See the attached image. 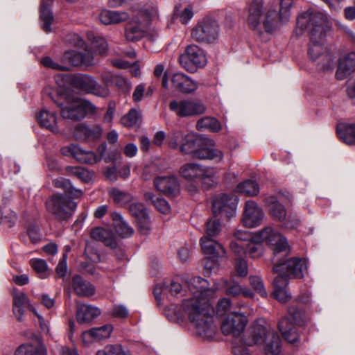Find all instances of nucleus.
<instances>
[{
	"instance_id": "nucleus-34",
	"label": "nucleus",
	"mask_w": 355,
	"mask_h": 355,
	"mask_svg": "<svg viewBox=\"0 0 355 355\" xmlns=\"http://www.w3.org/2000/svg\"><path fill=\"white\" fill-rule=\"evenodd\" d=\"M40 18L41 20V27L42 30L46 33H50L54 17L50 8V5L48 4L45 0L41 1Z\"/></svg>"
},
{
	"instance_id": "nucleus-24",
	"label": "nucleus",
	"mask_w": 355,
	"mask_h": 355,
	"mask_svg": "<svg viewBox=\"0 0 355 355\" xmlns=\"http://www.w3.org/2000/svg\"><path fill=\"white\" fill-rule=\"evenodd\" d=\"M355 71V52H351L340 58L336 77L338 80H344Z\"/></svg>"
},
{
	"instance_id": "nucleus-32",
	"label": "nucleus",
	"mask_w": 355,
	"mask_h": 355,
	"mask_svg": "<svg viewBox=\"0 0 355 355\" xmlns=\"http://www.w3.org/2000/svg\"><path fill=\"white\" fill-rule=\"evenodd\" d=\"M278 328L284 339L291 343H295L299 334L295 327L287 318H282L278 323Z\"/></svg>"
},
{
	"instance_id": "nucleus-13",
	"label": "nucleus",
	"mask_w": 355,
	"mask_h": 355,
	"mask_svg": "<svg viewBox=\"0 0 355 355\" xmlns=\"http://www.w3.org/2000/svg\"><path fill=\"white\" fill-rule=\"evenodd\" d=\"M170 110L181 118L201 115L206 111L204 104L189 99H176L168 104Z\"/></svg>"
},
{
	"instance_id": "nucleus-57",
	"label": "nucleus",
	"mask_w": 355,
	"mask_h": 355,
	"mask_svg": "<svg viewBox=\"0 0 355 355\" xmlns=\"http://www.w3.org/2000/svg\"><path fill=\"white\" fill-rule=\"evenodd\" d=\"M184 135L180 130H175L172 132L168 140V146L173 149L180 148V143L182 144Z\"/></svg>"
},
{
	"instance_id": "nucleus-26",
	"label": "nucleus",
	"mask_w": 355,
	"mask_h": 355,
	"mask_svg": "<svg viewBox=\"0 0 355 355\" xmlns=\"http://www.w3.org/2000/svg\"><path fill=\"white\" fill-rule=\"evenodd\" d=\"M110 218L116 233L120 237L125 239L133 235L134 229L128 224L121 214L113 212L110 214Z\"/></svg>"
},
{
	"instance_id": "nucleus-4",
	"label": "nucleus",
	"mask_w": 355,
	"mask_h": 355,
	"mask_svg": "<svg viewBox=\"0 0 355 355\" xmlns=\"http://www.w3.org/2000/svg\"><path fill=\"white\" fill-rule=\"evenodd\" d=\"M213 141L209 139L206 142L205 138L192 135H185L180 146V150L184 155H191L193 158L200 159H210L218 163L223 159V153L218 148L205 146V144H213Z\"/></svg>"
},
{
	"instance_id": "nucleus-42",
	"label": "nucleus",
	"mask_w": 355,
	"mask_h": 355,
	"mask_svg": "<svg viewBox=\"0 0 355 355\" xmlns=\"http://www.w3.org/2000/svg\"><path fill=\"white\" fill-rule=\"evenodd\" d=\"M53 185L56 188L62 189L64 190L65 193H68L73 198H79L83 194V191L81 190L74 188L71 185L69 180L64 178L55 179L53 180Z\"/></svg>"
},
{
	"instance_id": "nucleus-22",
	"label": "nucleus",
	"mask_w": 355,
	"mask_h": 355,
	"mask_svg": "<svg viewBox=\"0 0 355 355\" xmlns=\"http://www.w3.org/2000/svg\"><path fill=\"white\" fill-rule=\"evenodd\" d=\"M12 294L13 298V313L19 322H22L25 307H28L31 311V307L33 306L31 304L27 295L24 292H21L17 288H13Z\"/></svg>"
},
{
	"instance_id": "nucleus-44",
	"label": "nucleus",
	"mask_w": 355,
	"mask_h": 355,
	"mask_svg": "<svg viewBox=\"0 0 355 355\" xmlns=\"http://www.w3.org/2000/svg\"><path fill=\"white\" fill-rule=\"evenodd\" d=\"M236 191L248 196H256L259 192L258 183L252 180H248L238 184Z\"/></svg>"
},
{
	"instance_id": "nucleus-20",
	"label": "nucleus",
	"mask_w": 355,
	"mask_h": 355,
	"mask_svg": "<svg viewBox=\"0 0 355 355\" xmlns=\"http://www.w3.org/2000/svg\"><path fill=\"white\" fill-rule=\"evenodd\" d=\"M102 133L100 125H88L82 123L76 125L73 135L77 140H96L101 137Z\"/></svg>"
},
{
	"instance_id": "nucleus-30",
	"label": "nucleus",
	"mask_w": 355,
	"mask_h": 355,
	"mask_svg": "<svg viewBox=\"0 0 355 355\" xmlns=\"http://www.w3.org/2000/svg\"><path fill=\"white\" fill-rule=\"evenodd\" d=\"M129 19V15L126 12L103 10L99 15L101 22L105 25L119 24Z\"/></svg>"
},
{
	"instance_id": "nucleus-53",
	"label": "nucleus",
	"mask_w": 355,
	"mask_h": 355,
	"mask_svg": "<svg viewBox=\"0 0 355 355\" xmlns=\"http://www.w3.org/2000/svg\"><path fill=\"white\" fill-rule=\"evenodd\" d=\"M220 231V223L218 219L211 218L207 222V236L209 238L216 236Z\"/></svg>"
},
{
	"instance_id": "nucleus-21",
	"label": "nucleus",
	"mask_w": 355,
	"mask_h": 355,
	"mask_svg": "<svg viewBox=\"0 0 355 355\" xmlns=\"http://www.w3.org/2000/svg\"><path fill=\"white\" fill-rule=\"evenodd\" d=\"M63 60L73 66H92L95 64L93 53L90 51L82 53L77 51H67L63 55Z\"/></svg>"
},
{
	"instance_id": "nucleus-63",
	"label": "nucleus",
	"mask_w": 355,
	"mask_h": 355,
	"mask_svg": "<svg viewBox=\"0 0 355 355\" xmlns=\"http://www.w3.org/2000/svg\"><path fill=\"white\" fill-rule=\"evenodd\" d=\"M41 63L44 67L55 70L66 71L69 69L68 67L55 62L49 56L43 58L41 60Z\"/></svg>"
},
{
	"instance_id": "nucleus-3",
	"label": "nucleus",
	"mask_w": 355,
	"mask_h": 355,
	"mask_svg": "<svg viewBox=\"0 0 355 355\" xmlns=\"http://www.w3.org/2000/svg\"><path fill=\"white\" fill-rule=\"evenodd\" d=\"M243 340L248 346H262L266 355H279L282 350L279 334L259 324L251 325L244 334Z\"/></svg>"
},
{
	"instance_id": "nucleus-38",
	"label": "nucleus",
	"mask_w": 355,
	"mask_h": 355,
	"mask_svg": "<svg viewBox=\"0 0 355 355\" xmlns=\"http://www.w3.org/2000/svg\"><path fill=\"white\" fill-rule=\"evenodd\" d=\"M200 172V165L191 162L183 164L179 170L180 175L187 180H198Z\"/></svg>"
},
{
	"instance_id": "nucleus-37",
	"label": "nucleus",
	"mask_w": 355,
	"mask_h": 355,
	"mask_svg": "<svg viewBox=\"0 0 355 355\" xmlns=\"http://www.w3.org/2000/svg\"><path fill=\"white\" fill-rule=\"evenodd\" d=\"M144 198L147 202H150L155 208L162 214H167L171 211L169 203L162 197H155L150 191L144 193Z\"/></svg>"
},
{
	"instance_id": "nucleus-19",
	"label": "nucleus",
	"mask_w": 355,
	"mask_h": 355,
	"mask_svg": "<svg viewBox=\"0 0 355 355\" xmlns=\"http://www.w3.org/2000/svg\"><path fill=\"white\" fill-rule=\"evenodd\" d=\"M264 217V213L253 200L245 202L243 222L245 226L254 227L260 225Z\"/></svg>"
},
{
	"instance_id": "nucleus-8",
	"label": "nucleus",
	"mask_w": 355,
	"mask_h": 355,
	"mask_svg": "<svg viewBox=\"0 0 355 355\" xmlns=\"http://www.w3.org/2000/svg\"><path fill=\"white\" fill-rule=\"evenodd\" d=\"M50 98L61 109L60 115L65 119L80 121L85 117L88 111L94 108L92 104L80 98L67 101L62 96H57L55 98L51 96Z\"/></svg>"
},
{
	"instance_id": "nucleus-28",
	"label": "nucleus",
	"mask_w": 355,
	"mask_h": 355,
	"mask_svg": "<svg viewBox=\"0 0 355 355\" xmlns=\"http://www.w3.org/2000/svg\"><path fill=\"white\" fill-rule=\"evenodd\" d=\"M101 314L98 308L90 304H79L76 311V318L78 322H90Z\"/></svg>"
},
{
	"instance_id": "nucleus-29",
	"label": "nucleus",
	"mask_w": 355,
	"mask_h": 355,
	"mask_svg": "<svg viewBox=\"0 0 355 355\" xmlns=\"http://www.w3.org/2000/svg\"><path fill=\"white\" fill-rule=\"evenodd\" d=\"M91 236L94 240L104 243L107 246L115 248L117 242L113 233L107 229L101 227L94 228L91 232Z\"/></svg>"
},
{
	"instance_id": "nucleus-10",
	"label": "nucleus",
	"mask_w": 355,
	"mask_h": 355,
	"mask_svg": "<svg viewBox=\"0 0 355 355\" xmlns=\"http://www.w3.org/2000/svg\"><path fill=\"white\" fill-rule=\"evenodd\" d=\"M220 31V25L217 21L203 19L193 27L191 35L198 42L214 44L218 40Z\"/></svg>"
},
{
	"instance_id": "nucleus-64",
	"label": "nucleus",
	"mask_w": 355,
	"mask_h": 355,
	"mask_svg": "<svg viewBox=\"0 0 355 355\" xmlns=\"http://www.w3.org/2000/svg\"><path fill=\"white\" fill-rule=\"evenodd\" d=\"M235 268L237 274L241 277H245L248 275V264L245 259L238 258L235 260Z\"/></svg>"
},
{
	"instance_id": "nucleus-6",
	"label": "nucleus",
	"mask_w": 355,
	"mask_h": 355,
	"mask_svg": "<svg viewBox=\"0 0 355 355\" xmlns=\"http://www.w3.org/2000/svg\"><path fill=\"white\" fill-rule=\"evenodd\" d=\"M282 239L286 243V249L275 253L272 259L273 263V271L279 275H286L288 278L292 275L295 278H302L307 270V263L304 259L299 257H293L288 260L285 257L289 252V246L286 239L282 236Z\"/></svg>"
},
{
	"instance_id": "nucleus-23",
	"label": "nucleus",
	"mask_w": 355,
	"mask_h": 355,
	"mask_svg": "<svg viewBox=\"0 0 355 355\" xmlns=\"http://www.w3.org/2000/svg\"><path fill=\"white\" fill-rule=\"evenodd\" d=\"M155 188L160 192L168 196H175L178 191L179 184L174 176H161L154 180Z\"/></svg>"
},
{
	"instance_id": "nucleus-52",
	"label": "nucleus",
	"mask_w": 355,
	"mask_h": 355,
	"mask_svg": "<svg viewBox=\"0 0 355 355\" xmlns=\"http://www.w3.org/2000/svg\"><path fill=\"white\" fill-rule=\"evenodd\" d=\"M293 2V0H281L279 13L278 15L280 21L286 22L288 19Z\"/></svg>"
},
{
	"instance_id": "nucleus-60",
	"label": "nucleus",
	"mask_w": 355,
	"mask_h": 355,
	"mask_svg": "<svg viewBox=\"0 0 355 355\" xmlns=\"http://www.w3.org/2000/svg\"><path fill=\"white\" fill-rule=\"evenodd\" d=\"M69 171L75 176L85 182L89 181L92 178L89 171L83 167H70Z\"/></svg>"
},
{
	"instance_id": "nucleus-18",
	"label": "nucleus",
	"mask_w": 355,
	"mask_h": 355,
	"mask_svg": "<svg viewBox=\"0 0 355 355\" xmlns=\"http://www.w3.org/2000/svg\"><path fill=\"white\" fill-rule=\"evenodd\" d=\"M172 87L178 92L189 94L197 90L199 86L198 82L193 80L189 76L182 72L173 73L171 77Z\"/></svg>"
},
{
	"instance_id": "nucleus-14",
	"label": "nucleus",
	"mask_w": 355,
	"mask_h": 355,
	"mask_svg": "<svg viewBox=\"0 0 355 355\" xmlns=\"http://www.w3.org/2000/svg\"><path fill=\"white\" fill-rule=\"evenodd\" d=\"M247 324L248 318L245 313L232 311L223 321L221 331L225 336L239 338L243 333Z\"/></svg>"
},
{
	"instance_id": "nucleus-45",
	"label": "nucleus",
	"mask_w": 355,
	"mask_h": 355,
	"mask_svg": "<svg viewBox=\"0 0 355 355\" xmlns=\"http://www.w3.org/2000/svg\"><path fill=\"white\" fill-rule=\"evenodd\" d=\"M139 20L135 21V24H130L125 28V36L127 40L135 42L139 40L142 37V31L139 25Z\"/></svg>"
},
{
	"instance_id": "nucleus-33",
	"label": "nucleus",
	"mask_w": 355,
	"mask_h": 355,
	"mask_svg": "<svg viewBox=\"0 0 355 355\" xmlns=\"http://www.w3.org/2000/svg\"><path fill=\"white\" fill-rule=\"evenodd\" d=\"M336 132L339 139L344 143L355 146V122L338 125Z\"/></svg>"
},
{
	"instance_id": "nucleus-40",
	"label": "nucleus",
	"mask_w": 355,
	"mask_h": 355,
	"mask_svg": "<svg viewBox=\"0 0 355 355\" xmlns=\"http://www.w3.org/2000/svg\"><path fill=\"white\" fill-rule=\"evenodd\" d=\"M196 128L200 131L209 130L216 132L220 130L221 126L216 119L206 116L201 118L197 121Z\"/></svg>"
},
{
	"instance_id": "nucleus-48",
	"label": "nucleus",
	"mask_w": 355,
	"mask_h": 355,
	"mask_svg": "<svg viewBox=\"0 0 355 355\" xmlns=\"http://www.w3.org/2000/svg\"><path fill=\"white\" fill-rule=\"evenodd\" d=\"M31 264L41 279H45L49 276L48 265L45 260L42 259H33L31 260Z\"/></svg>"
},
{
	"instance_id": "nucleus-7",
	"label": "nucleus",
	"mask_w": 355,
	"mask_h": 355,
	"mask_svg": "<svg viewBox=\"0 0 355 355\" xmlns=\"http://www.w3.org/2000/svg\"><path fill=\"white\" fill-rule=\"evenodd\" d=\"M234 235L239 242L265 241L275 253L285 250L286 247V243L282 239V235L270 226L266 227L253 234L245 230H237Z\"/></svg>"
},
{
	"instance_id": "nucleus-35",
	"label": "nucleus",
	"mask_w": 355,
	"mask_h": 355,
	"mask_svg": "<svg viewBox=\"0 0 355 355\" xmlns=\"http://www.w3.org/2000/svg\"><path fill=\"white\" fill-rule=\"evenodd\" d=\"M266 203L269 207L272 216L279 221L286 219V210L284 206L279 202L275 196H269L266 198Z\"/></svg>"
},
{
	"instance_id": "nucleus-31",
	"label": "nucleus",
	"mask_w": 355,
	"mask_h": 355,
	"mask_svg": "<svg viewBox=\"0 0 355 355\" xmlns=\"http://www.w3.org/2000/svg\"><path fill=\"white\" fill-rule=\"evenodd\" d=\"M72 284L75 293L80 296L90 297L95 293L94 286L80 275L73 277Z\"/></svg>"
},
{
	"instance_id": "nucleus-54",
	"label": "nucleus",
	"mask_w": 355,
	"mask_h": 355,
	"mask_svg": "<svg viewBox=\"0 0 355 355\" xmlns=\"http://www.w3.org/2000/svg\"><path fill=\"white\" fill-rule=\"evenodd\" d=\"M261 242L250 241L246 243V252L253 259L261 257L263 254V248L261 245Z\"/></svg>"
},
{
	"instance_id": "nucleus-41",
	"label": "nucleus",
	"mask_w": 355,
	"mask_h": 355,
	"mask_svg": "<svg viewBox=\"0 0 355 355\" xmlns=\"http://www.w3.org/2000/svg\"><path fill=\"white\" fill-rule=\"evenodd\" d=\"M112 331V327L110 324L103 325L100 327L92 328L89 331L83 332V336H91L96 340L107 338Z\"/></svg>"
},
{
	"instance_id": "nucleus-39",
	"label": "nucleus",
	"mask_w": 355,
	"mask_h": 355,
	"mask_svg": "<svg viewBox=\"0 0 355 355\" xmlns=\"http://www.w3.org/2000/svg\"><path fill=\"white\" fill-rule=\"evenodd\" d=\"M87 37L88 40L90 41L92 47L98 53L101 55L105 53L108 49V44L103 37L96 35L92 31L87 32Z\"/></svg>"
},
{
	"instance_id": "nucleus-47",
	"label": "nucleus",
	"mask_w": 355,
	"mask_h": 355,
	"mask_svg": "<svg viewBox=\"0 0 355 355\" xmlns=\"http://www.w3.org/2000/svg\"><path fill=\"white\" fill-rule=\"evenodd\" d=\"M94 79L88 75L76 76L73 78V83L77 88L89 93Z\"/></svg>"
},
{
	"instance_id": "nucleus-51",
	"label": "nucleus",
	"mask_w": 355,
	"mask_h": 355,
	"mask_svg": "<svg viewBox=\"0 0 355 355\" xmlns=\"http://www.w3.org/2000/svg\"><path fill=\"white\" fill-rule=\"evenodd\" d=\"M129 211L136 219L148 214L144 205L139 202H132L129 206Z\"/></svg>"
},
{
	"instance_id": "nucleus-49",
	"label": "nucleus",
	"mask_w": 355,
	"mask_h": 355,
	"mask_svg": "<svg viewBox=\"0 0 355 355\" xmlns=\"http://www.w3.org/2000/svg\"><path fill=\"white\" fill-rule=\"evenodd\" d=\"M320 57L322 58V60L318 64V69L323 71L333 70L335 59L334 53L328 51Z\"/></svg>"
},
{
	"instance_id": "nucleus-61",
	"label": "nucleus",
	"mask_w": 355,
	"mask_h": 355,
	"mask_svg": "<svg viewBox=\"0 0 355 355\" xmlns=\"http://www.w3.org/2000/svg\"><path fill=\"white\" fill-rule=\"evenodd\" d=\"M113 81L116 86L123 92H129L130 91L131 83L127 78L121 76H115L113 78Z\"/></svg>"
},
{
	"instance_id": "nucleus-46",
	"label": "nucleus",
	"mask_w": 355,
	"mask_h": 355,
	"mask_svg": "<svg viewBox=\"0 0 355 355\" xmlns=\"http://www.w3.org/2000/svg\"><path fill=\"white\" fill-rule=\"evenodd\" d=\"M141 113L135 109L130 110L121 119L122 123L127 127H132L141 122Z\"/></svg>"
},
{
	"instance_id": "nucleus-27",
	"label": "nucleus",
	"mask_w": 355,
	"mask_h": 355,
	"mask_svg": "<svg viewBox=\"0 0 355 355\" xmlns=\"http://www.w3.org/2000/svg\"><path fill=\"white\" fill-rule=\"evenodd\" d=\"M57 114L55 112H49L42 109L37 115V119L40 126L45 128L53 133H58L59 128L57 125Z\"/></svg>"
},
{
	"instance_id": "nucleus-55",
	"label": "nucleus",
	"mask_w": 355,
	"mask_h": 355,
	"mask_svg": "<svg viewBox=\"0 0 355 355\" xmlns=\"http://www.w3.org/2000/svg\"><path fill=\"white\" fill-rule=\"evenodd\" d=\"M89 93L93 94L94 95L99 97L105 98L109 96L110 90L107 88V86H103L100 85L94 78Z\"/></svg>"
},
{
	"instance_id": "nucleus-5",
	"label": "nucleus",
	"mask_w": 355,
	"mask_h": 355,
	"mask_svg": "<svg viewBox=\"0 0 355 355\" xmlns=\"http://www.w3.org/2000/svg\"><path fill=\"white\" fill-rule=\"evenodd\" d=\"M247 22L250 28L259 31L261 24L266 32L274 31L278 22V13L276 9L270 8L263 11V0H252L249 6Z\"/></svg>"
},
{
	"instance_id": "nucleus-50",
	"label": "nucleus",
	"mask_w": 355,
	"mask_h": 355,
	"mask_svg": "<svg viewBox=\"0 0 355 355\" xmlns=\"http://www.w3.org/2000/svg\"><path fill=\"white\" fill-rule=\"evenodd\" d=\"M250 283L253 289L262 297H266L268 294L263 280L259 276H250Z\"/></svg>"
},
{
	"instance_id": "nucleus-56",
	"label": "nucleus",
	"mask_w": 355,
	"mask_h": 355,
	"mask_svg": "<svg viewBox=\"0 0 355 355\" xmlns=\"http://www.w3.org/2000/svg\"><path fill=\"white\" fill-rule=\"evenodd\" d=\"M96 355H128L121 345H110L105 347L103 350H98Z\"/></svg>"
},
{
	"instance_id": "nucleus-2",
	"label": "nucleus",
	"mask_w": 355,
	"mask_h": 355,
	"mask_svg": "<svg viewBox=\"0 0 355 355\" xmlns=\"http://www.w3.org/2000/svg\"><path fill=\"white\" fill-rule=\"evenodd\" d=\"M208 302L191 298H186L182 301L183 311L197 329L198 334L203 338L212 337L216 332Z\"/></svg>"
},
{
	"instance_id": "nucleus-1",
	"label": "nucleus",
	"mask_w": 355,
	"mask_h": 355,
	"mask_svg": "<svg viewBox=\"0 0 355 355\" xmlns=\"http://www.w3.org/2000/svg\"><path fill=\"white\" fill-rule=\"evenodd\" d=\"M324 24V17L322 13L311 10L300 14L297 19V25L300 29L309 31L310 43L308 54L313 61L328 51L324 46L327 31Z\"/></svg>"
},
{
	"instance_id": "nucleus-43",
	"label": "nucleus",
	"mask_w": 355,
	"mask_h": 355,
	"mask_svg": "<svg viewBox=\"0 0 355 355\" xmlns=\"http://www.w3.org/2000/svg\"><path fill=\"white\" fill-rule=\"evenodd\" d=\"M15 355H46V349L43 345H21L15 351Z\"/></svg>"
},
{
	"instance_id": "nucleus-62",
	"label": "nucleus",
	"mask_w": 355,
	"mask_h": 355,
	"mask_svg": "<svg viewBox=\"0 0 355 355\" xmlns=\"http://www.w3.org/2000/svg\"><path fill=\"white\" fill-rule=\"evenodd\" d=\"M288 313L290 315V321L293 320L297 324H301L303 322L304 313L295 306L288 308Z\"/></svg>"
},
{
	"instance_id": "nucleus-36",
	"label": "nucleus",
	"mask_w": 355,
	"mask_h": 355,
	"mask_svg": "<svg viewBox=\"0 0 355 355\" xmlns=\"http://www.w3.org/2000/svg\"><path fill=\"white\" fill-rule=\"evenodd\" d=\"M109 196L113 202L121 207L128 205L133 200V196L127 191H122L118 188H112L109 191Z\"/></svg>"
},
{
	"instance_id": "nucleus-17",
	"label": "nucleus",
	"mask_w": 355,
	"mask_h": 355,
	"mask_svg": "<svg viewBox=\"0 0 355 355\" xmlns=\"http://www.w3.org/2000/svg\"><path fill=\"white\" fill-rule=\"evenodd\" d=\"M202 250L208 259L217 263L220 259L225 257V250L223 246L216 241L203 236L200 241Z\"/></svg>"
},
{
	"instance_id": "nucleus-58",
	"label": "nucleus",
	"mask_w": 355,
	"mask_h": 355,
	"mask_svg": "<svg viewBox=\"0 0 355 355\" xmlns=\"http://www.w3.org/2000/svg\"><path fill=\"white\" fill-rule=\"evenodd\" d=\"M138 230L139 232L144 235L150 234L151 230L150 220L149 215H146L137 219Z\"/></svg>"
},
{
	"instance_id": "nucleus-9",
	"label": "nucleus",
	"mask_w": 355,
	"mask_h": 355,
	"mask_svg": "<svg viewBox=\"0 0 355 355\" xmlns=\"http://www.w3.org/2000/svg\"><path fill=\"white\" fill-rule=\"evenodd\" d=\"M76 207V202L66 193H55L46 202L49 212L60 221L71 218Z\"/></svg>"
},
{
	"instance_id": "nucleus-15",
	"label": "nucleus",
	"mask_w": 355,
	"mask_h": 355,
	"mask_svg": "<svg viewBox=\"0 0 355 355\" xmlns=\"http://www.w3.org/2000/svg\"><path fill=\"white\" fill-rule=\"evenodd\" d=\"M237 205L238 200L235 196L221 193L214 198L212 211L215 216L220 215L230 219L236 215Z\"/></svg>"
},
{
	"instance_id": "nucleus-16",
	"label": "nucleus",
	"mask_w": 355,
	"mask_h": 355,
	"mask_svg": "<svg viewBox=\"0 0 355 355\" xmlns=\"http://www.w3.org/2000/svg\"><path fill=\"white\" fill-rule=\"evenodd\" d=\"M187 287L191 293L188 298L209 301V297L214 295V291L210 288L207 280L200 277H193L187 282Z\"/></svg>"
},
{
	"instance_id": "nucleus-59",
	"label": "nucleus",
	"mask_w": 355,
	"mask_h": 355,
	"mask_svg": "<svg viewBox=\"0 0 355 355\" xmlns=\"http://www.w3.org/2000/svg\"><path fill=\"white\" fill-rule=\"evenodd\" d=\"M232 302L229 298L224 297L220 300L216 305V314L223 316L231 310Z\"/></svg>"
},
{
	"instance_id": "nucleus-12",
	"label": "nucleus",
	"mask_w": 355,
	"mask_h": 355,
	"mask_svg": "<svg viewBox=\"0 0 355 355\" xmlns=\"http://www.w3.org/2000/svg\"><path fill=\"white\" fill-rule=\"evenodd\" d=\"M207 62L204 50L195 44L188 46L184 54L179 58L180 65L191 73L195 72L198 68L204 67Z\"/></svg>"
},
{
	"instance_id": "nucleus-25",
	"label": "nucleus",
	"mask_w": 355,
	"mask_h": 355,
	"mask_svg": "<svg viewBox=\"0 0 355 355\" xmlns=\"http://www.w3.org/2000/svg\"><path fill=\"white\" fill-rule=\"evenodd\" d=\"M288 285V278L286 275H278L273 280V296L279 302L285 303L291 298L286 288Z\"/></svg>"
},
{
	"instance_id": "nucleus-11",
	"label": "nucleus",
	"mask_w": 355,
	"mask_h": 355,
	"mask_svg": "<svg viewBox=\"0 0 355 355\" xmlns=\"http://www.w3.org/2000/svg\"><path fill=\"white\" fill-rule=\"evenodd\" d=\"M106 144H103L98 148V155L92 150H85L78 144H70L61 148V153L64 156L72 157L78 162L94 164L101 161L105 155Z\"/></svg>"
}]
</instances>
